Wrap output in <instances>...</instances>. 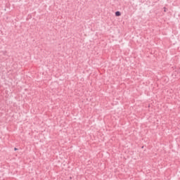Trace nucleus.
<instances>
[{"instance_id":"1","label":"nucleus","mask_w":180,"mask_h":180,"mask_svg":"<svg viewBox=\"0 0 180 180\" xmlns=\"http://www.w3.org/2000/svg\"><path fill=\"white\" fill-rule=\"evenodd\" d=\"M120 15H122V13H120V11L115 12V15H116V16H120Z\"/></svg>"},{"instance_id":"2","label":"nucleus","mask_w":180,"mask_h":180,"mask_svg":"<svg viewBox=\"0 0 180 180\" xmlns=\"http://www.w3.org/2000/svg\"><path fill=\"white\" fill-rule=\"evenodd\" d=\"M15 150H18L17 148H15Z\"/></svg>"}]
</instances>
